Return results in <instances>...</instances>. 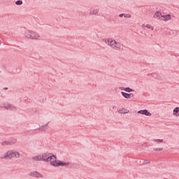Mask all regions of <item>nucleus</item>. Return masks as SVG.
Listing matches in <instances>:
<instances>
[{"label": "nucleus", "mask_w": 179, "mask_h": 179, "mask_svg": "<svg viewBox=\"0 0 179 179\" xmlns=\"http://www.w3.org/2000/svg\"><path fill=\"white\" fill-rule=\"evenodd\" d=\"M48 162H50L51 166H54V167H59L60 166L62 167H65L71 164V162H64L62 161L57 160V157H55V155H52L51 154L49 157Z\"/></svg>", "instance_id": "obj_1"}, {"label": "nucleus", "mask_w": 179, "mask_h": 179, "mask_svg": "<svg viewBox=\"0 0 179 179\" xmlns=\"http://www.w3.org/2000/svg\"><path fill=\"white\" fill-rule=\"evenodd\" d=\"M19 159L20 157V152L17 151H15L13 150H8L6 153L4 154H1L0 155V159L6 160L8 159Z\"/></svg>", "instance_id": "obj_2"}, {"label": "nucleus", "mask_w": 179, "mask_h": 179, "mask_svg": "<svg viewBox=\"0 0 179 179\" xmlns=\"http://www.w3.org/2000/svg\"><path fill=\"white\" fill-rule=\"evenodd\" d=\"M105 43L110 47V48H113V50H115V51H120L121 50V44L118 43L115 39L113 38H107L105 39Z\"/></svg>", "instance_id": "obj_3"}, {"label": "nucleus", "mask_w": 179, "mask_h": 179, "mask_svg": "<svg viewBox=\"0 0 179 179\" xmlns=\"http://www.w3.org/2000/svg\"><path fill=\"white\" fill-rule=\"evenodd\" d=\"M25 37H27V38H30L31 40H40L41 38L40 34L31 31H27L25 32Z\"/></svg>", "instance_id": "obj_4"}, {"label": "nucleus", "mask_w": 179, "mask_h": 179, "mask_svg": "<svg viewBox=\"0 0 179 179\" xmlns=\"http://www.w3.org/2000/svg\"><path fill=\"white\" fill-rule=\"evenodd\" d=\"M31 177H36V178H43V175L37 171H31L29 173Z\"/></svg>", "instance_id": "obj_5"}, {"label": "nucleus", "mask_w": 179, "mask_h": 179, "mask_svg": "<svg viewBox=\"0 0 179 179\" xmlns=\"http://www.w3.org/2000/svg\"><path fill=\"white\" fill-rule=\"evenodd\" d=\"M138 114H141L142 115H146L147 117H152V113H150L146 109L138 110Z\"/></svg>", "instance_id": "obj_6"}, {"label": "nucleus", "mask_w": 179, "mask_h": 179, "mask_svg": "<svg viewBox=\"0 0 179 179\" xmlns=\"http://www.w3.org/2000/svg\"><path fill=\"white\" fill-rule=\"evenodd\" d=\"M42 157V162H48V159H50V156L51 154L49 153H42L41 154Z\"/></svg>", "instance_id": "obj_7"}, {"label": "nucleus", "mask_w": 179, "mask_h": 179, "mask_svg": "<svg viewBox=\"0 0 179 179\" xmlns=\"http://www.w3.org/2000/svg\"><path fill=\"white\" fill-rule=\"evenodd\" d=\"M161 20H163V22H169V20H171V15L168 14L166 15H162L161 17Z\"/></svg>", "instance_id": "obj_8"}, {"label": "nucleus", "mask_w": 179, "mask_h": 179, "mask_svg": "<svg viewBox=\"0 0 179 179\" xmlns=\"http://www.w3.org/2000/svg\"><path fill=\"white\" fill-rule=\"evenodd\" d=\"M121 94L124 97V99H132L134 97V94H128L124 92H121Z\"/></svg>", "instance_id": "obj_9"}, {"label": "nucleus", "mask_w": 179, "mask_h": 179, "mask_svg": "<svg viewBox=\"0 0 179 179\" xmlns=\"http://www.w3.org/2000/svg\"><path fill=\"white\" fill-rule=\"evenodd\" d=\"M99 12H100L99 9L94 8L90 11V15L91 16H96V15H99Z\"/></svg>", "instance_id": "obj_10"}, {"label": "nucleus", "mask_w": 179, "mask_h": 179, "mask_svg": "<svg viewBox=\"0 0 179 179\" xmlns=\"http://www.w3.org/2000/svg\"><path fill=\"white\" fill-rule=\"evenodd\" d=\"M32 160H34V162H43L41 154L33 157Z\"/></svg>", "instance_id": "obj_11"}, {"label": "nucleus", "mask_w": 179, "mask_h": 179, "mask_svg": "<svg viewBox=\"0 0 179 179\" xmlns=\"http://www.w3.org/2000/svg\"><path fill=\"white\" fill-rule=\"evenodd\" d=\"M5 107L6 108H7V110H16V107H15V106L11 104H7L5 106Z\"/></svg>", "instance_id": "obj_12"}, {"label": "nucleus", "mask_w": 179, "mask_h": 179, "mask_svg": "<svg viewBox=\"0 0 179 179\" xmlns=\"http://www.w3.org/2000/svg\"><path fill=\"white\" fill-rule=\"evenodd\" d=\"M120 114H128L129 113V110L123 108L119 110Z\"/></svg>", "instance_id": "obj_13"}, {"label": "nucleus", "mask_w": 179, "mask_h": 179, "mask_svg": "<svg viewBox=\"0 0 179 179\" xmlns=\"http://www.w3.org/2000/svg\"><path fill=\"white\" fill-rule=\"evenodd\" d=\"M179 107H176L173 109V115H175V117H179Z\"/></svg>", "instance_id": "obj_14"}, {"label": "nucleus", "mask_w": 179, "mask_h": 179, "mask_svg": "<svg viewBox=\"0 0 179 179\" xmlns=\"http://www.w3.org/2000/svg\"><path fill=\"white\" fill-rule=\"evenodd\" d=\"M162 16H163V15H162V12L160 11H156L154 15V17L159 18V19H160V17L162 18Z\"/></svg>", "instance_id": "obj_15"}, {"label": "nucleus", "mask_w": 179, "mask_h": 179, "mask_svg": "<svg viewBox=\"0 0 179 179\" xmlns=\"http://www.w3.org/2000/svg\"><path fill=\"white\" fill-rule=\"evenodd\" d=\"M153 142H155V143H163V142H164V139H163V138H155L153 140Z\"/></svg>", "instance_id": "obj_16"}, {"label": "nucleus", "mask_w": 179, "mask_h": 179, "mask_svg": "<svg viewBox=\"0 0 179 179\" xmlns=\"http://www.w3.org/2000/svg\"><path fill=\"white\" fill-rule=\"evenodd\" d=\"M145 27H146V29H148V30H150L151 31H153V30H155V27H152V25L150 24H147L145 25Z\"/></svg>", "instance_id": "obj_17"}, {"label": "nucleus", "mask_w": 179, "mask_h": 179, "mask_svg": "<svg viewBox=\"0 0 179 179\" xmlns=\"http://www.w3.org/2000/svg\"><path fill=\"white\" fill-rule=\"evenodd\" d=\"M47 125L48 124L40 127H39V131H47Z\"/></svg>", "instance_id": "obj_18"}, {"label": "nucleus", "mask_w": 179, "mask_h": 179, "mask_svg": "<svg viewBox=\"0 0 179 179\" xmlns=\"http://www.w3.org/2000/svg\"><path fill=\"white\" fill-rule=\"evenodd\" d=\"M124 92H127L128 93H131V92H134L133 89H131L129 87L124 88Z\"/></svg>", "instance_id": "obj_19"}, {"label": "nucleus", "mask_w": 179, "mask_h": 179, "mask_svg": "<svg viewBox=\"0 0 179 179\" xmlns=\"http://www.w3.org/2000/svg\"><path fill=\"white\" fill-rule=\"evenodd\" d=\"M15 4L17 5H22L23 4V1L21 0H18L15 2Z\"/></svg>", "instance_id": "obj_20"}, {"label": "nucleus", "mask_w": 179, "mask_h": 179, "mask_svg": "<svg viewBox=\"0 0 179 179\" xmlns=\"http://www.w3.org/2000/svg\"><path fill=\"white\" fill-rule=\"evenodd\" d=\"M155 150L156 152H162V150H163V148H155Z\"/></svg>", "instance_id": "obj_21"}, {"label": "nucleus", "mask_w": 179, "mask_h": 179, "mask_svg": "<svg viewBox=\"0 0 179 179\" xmlns=\"http://www.w3.org/2000/svg\"><path fill=\"white\" fill-rule=\"evenodd\" d=\"M146 27V25H145L144 24H141V28L145 30V28Z\"/></svg>", "instance_id": "obj_22"}, {"label": "nucleus", "mask_w": 179, "mask_h": 179, "mask_svg": "<svg viewBox=\"0 0 179 179\" xmlns=\"http://www.w3.org/2000/svg\"><path fill=\"white\" fill-rule=\"evenodd\" d=\"M124 17H131V15H128L127 16V15H124Z\"/></svg>", "instance_id": "obj_23"}, {"label": "nucleus", "mask_w": 179, "mask_h": 179, "mask_svg": "<svg viewBox=\"0 0 179 179\" xmlns=\"http://www.w3.org/2000/svg\"><path fill=\"white\" fill-rule=\"evenodd\" d=\"M123 16H124V14H120V15H119V17H122Z\"/></svg>", "instance_id": "obj_24"}, {"label": "nucleus", "mask_w": 179, "mask_h": 179, "mask_svg": "<svg viewBox=\"0 0 179 179\" xmlns=\"http://www.w3.org/2000/svg\"><path fill=\"white\" fill-rule=\"evenodd\" d=\"M120 90H124V87H120Z\"/></svg>", "instance_id": "obj_25"}, {"label": "nucleus", "mask_w": 179, "mask_h": 179, "mask_svg": "<svg viewBox=\"0 0 179 179\" xmlns=\"http://www.w3.org/2000/svg\"><path fill=\"white\" fill-rule=\"evenodd\" d=\"M0 44H1V41H0Z\"/></svg>", "instance_id": "obj_26"}]
</instances>
